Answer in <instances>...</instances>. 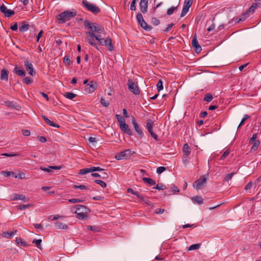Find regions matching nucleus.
Instances as JSON below:
<instances>
[{"mask_svg":"<svg viewBox=\"0 0 261 261\" xmlns=\"http://www.w3.org/2000/svg\"><path fill=\"white\" fill-rule=\"evenodd\" d=\"M213 95L210 93H207L205 95L204 100L207 102H210L213 99Z\"/></svg>","mask_w":261,"mask_h":261,"instance_id":"obj_45","label":"nucleus"},{"mask_svg":"<svg viewBox=\"0 0 261 261\" xmlns=\"http://www.w3.org/2000/svg\"><path fill=\"white\" fill-rule=\"evenodd\" d=\"M1 80H5L8 81V71L6 69H3L1 72Z\"/></svg>","mask_w":261,"mask_h":261,"instance_id":"obj_24","label":"nucleus"},{"mask_svg":"<svg viewBox=\"0 0 261 261\" xmlns=\"http://www.w3.org/2000/svg\"><path fill=\"white\" fill-rule=\"evenodd\" d=\"M91 172L94 171H103V169L100 168L99 167H92L90 168Z\"/></svg>","mask_w":261,"mask_h":261,"instance_id":"obj_56","label":"nucleus"},{"mask_svg":"<svg viewBox=\"0 0 261 261\" xmlns=\"http://www.w3.org/2000/svg\"><path fill=\"white\" fill-rule=\"evenodd\" d=\"M127 85L129 90L135 95H139L140 93L139 87L132 80H128Z\"/></svg>","mask_w":261,"mask_h":261,"instance_id":"obj_5","label":"nucleus"},{"mask_svg":"<svg viewBox=\"0 0 261 261\" xmlns=\"http://www.w3.org/2000/svg\"><path fill=\"white\" fill-rule=\"evenodd\" d=\"M89 172H91L90 168H83L80 170L79 174L84 175Z\"/></svg>","mask_w":261,"mask_h":261,"instance_id":"obj_49","label":"nucleus"},{"mask_svg":"<svg viewBox=\"0 0 261 261\" xmlns=\"http://www.w3.org/2000/svg\"><path fill=\"white\" fill-rule=\"evenodd\" d=\"M230 153V150L229 149H227L223 153V154L221 155L220 159L221 160H224L226 158V157Z\"/></svg>","mask_w":261,"mask_h":261,"instance_id":"obj_53","label":"nucleus"},{"mask_svg":"<svg viewBox=\"0 0 261 261\" xmlns=\"http://www.w3.org/2000/svg\"><path fill=\"white\" fill-rule=\"evenodd\" d=\"M153 121L150 119H147L146 125V128L148 127H153Z\"/></svg>","mask_w":261,"mask_h":261,"instance_id":"obj_47","label":"nucleus"},{"mask_svg":"<svg viewBox=\"0 0 261 261\" xmlns=\"http://www.w3.org/2000/svg\"><path fill=\"white\" fill-rule=\"evenodd\" d=\"M7 9V8L4 4H3L0 7V10L3 13H4V14L6 13Z\"/></svg>","mask_w":261,"mask_h":261,"instance_id":"obj_64","label":"nucleus"},{"mask_svg":"<svg viewBox=\"0 0 261 261\" xmlns=\"http://www.w3.org/2000/svg\"><path fill=\"white\" fill-rule=\"evenodd\" d=\"M41 242L42 240L41 239L34 240L32 242V243L35 244L37 247L40 249H41Z\"/></svg>","mask_w":261,"mask_h":261,"instance_id":"obj_42","label":"nucleus"},{"mask_svg":"<svg viewBox=\"0 0 261 261\" xmlns=\"http://www.w3.org/2000/svg\"><path fill=\"white\" fill-rule=\"evenodd\" d=\"M183 152L187 156L189 155L191 152V149L188 144H185L182 148Z\"/></svg>","mask_w":261,"mask_h":261,"instance_id":"obj_29","label":"nucleus"},{"mask_svg":"<svg viewBox=\"0 0 261 261\" xmlns=\"http://www.w3.org/2000/svg\"><path fill=\"white\" fill-rule=\"evenodd\" d=\"M30 28V25L25 21L21 22V25L19 27V31L21 32H24L27 31Z\"/></svg>","mask_w":261,"mask_h":261,"instance_id":"obj_20","label":"nucleus"},{"mask_svg":"<svg viewBox=\"0 0 261 261\" xmlns=\"http://www.w3.org/2000/svg\"><path fill=\"white\" fill-rule=\"evenodd\" d=\"M32 206L31 204H20L16 206L18 210H25L27 208H29Z\"/></svg>","mask_w":261,"mask_h":261,"instance_id":"obj_34","label":"nucleus"},{"mask_svg":"<svg viewBox=\"0 0 261 261\" xmlns=\"http://www.w3.org/2000/svg\"><path fill=\"white\" fill-rule=\"evenodd\" d=\"M54 225L55 228L57 229H62L66 230L68 228V226L67 224L61 222L57 221L55 223Z\"/></svg>","mask_w":261,"mask_h":261,"instance_id":"obj_19","label":"nucleus"},{"mask_svg":"<svg viewBox=\"0 0 261 261\" xmlns=\"http://www.w3.org/2000/svg\"><path fill=\"white\" fill-rule=\"evenodd\" d=\"M177 7H172L168 9L167 11V14L168 15H171L174 12V10H176Z\"/></svg>","mask_w":261,"mask_h":261,"instance_id":"obj_51","label":"nucleus"},{"mask_svg":"<svg viewBox=\"0 0 261 261\" xmlns=\"http://www.w3.org/2000/svg\"><path fill=\"white\" fill-rule=\"evenodd\" d=\"M5 105L9 108H14L15 110H19L21 107L19 105H17L16 102L11 101H6L5 102Z\"/></svg>","mask_w":261,"mask_h":261,"instance_id":"obj_17","label":"nucleus"},{"mask_svg":"<svg viewBox=\"0 0 261 261\" xmlns=\"http://www.w3.org/2000/svg\"><path fill=\"white\" fill-rule=\"evenodd\" d=\"M127 192L128 193H130V194H133V195H135V196H137L138 195V194H139V193H138V192H136V191H134V190L133 189H132V188H128V189H127Z\"/></svg>","mask_w":261,"mask_h":261,"instance_id":"obj_60","label":"nucleus"},{"mask_svg":"<svg viewBox=\"0 0 261 261\" xmlns=\"http://www.w3.org/2000/svg\"><path fill=\"white\" fill-rule=\"evenodd\" d=\"M253 144V145L251 148V150H256L258 148V147L260 144V142L259 140H257L255 142H254Z\"/></svg>","mask_w":261,"mask_h":261,"instance_id":"obj_46","label":"nucleus"},{"mask_svg":"<svg viewBox=\"0 0 261 261\" xmlns=\"http://www.w3.org/2000/svg\"><path fill=\"white\" fill-rule=\"evenodd\" d=\"M2 155L8 156V157H11V156H20L19 154L18 153H4L2 154Z\"/></svg>","mask_w":261,"mask_h":261,"instance_id":"obj_58","label":"nucleus"},{"mask_svg":"<svg viewBox=\"0 0 261 261\" xmlns=\"http://www.w3.org/2000/svg\"><path fill=\"white\" fill-rule=\"evenodd\" d=\"M120 127L122 131H123L125 133L128 134L129 136H132L133 132L132 130L129 128V126L128 124H127L125 122H123V123L121 124L120 125Z\"/></svg>","mask_w":261,"mask_h":261,"instance_id":"obj_14","label":"nucleus"},{"mask_svg":"<svg viewBox=\"0 0 261 261\" xmlns=\"http://www.w3.org/2000/svg\"><path fill=\"white\" fill-rule=\"evenodd\" d=\"M84 25L85 27L87 28L89 30V31H91L92 29V22H91L88 20H85L84 21Z\"/></svg>","mask_w":261,"mask_h":261,"instance_id":"obj_31","label":"nucleus"},{"mask_svg":"<svg viewBox=\"0 0 261 261\" xmlns=\"http://www.w3.org/2000/svg\"><path fill=\"white\" fill-rule=\"evenodd\" d=\"M148 3L140 1L139 3V7L140 11L143 14H145L148 11Z\"/></svg>","mask_w":261,"mask_h":261,"instance_id":"obj_18","label":"nucleus"},{"mask_svg":"<svg viewBox=\"0 0 261 261\" xmlns=\"http://www.w3.org/2000/svg\"><path fill=\"white\" fill-rule=\"evenodd\" d=\"M249 117H250V116H249V115H245L244 116V117H243V119H242V120H241V122H240V123L239 125L238 126V128H239L241 125H242L244 123L245 121L247 119H248Z\"/></svg>","mask_w":261,"mask_h":261,"instance_id":"obj_54","label":"nucleus"},{"mask_svg":"<svg viewBox=\"0 0 261 261\" xmlns=\"http://www.w3.org/2000/svg\"><path fill=\"white\" fill-rule=\"evenodd\" d=\"M14 14V11L12 10L7 9L6 13L4 14L6 17H10Z\"/></svg>","mask_w":261,"mask_h":261,"instance_id":"obj_48","label":"nucleus"},{"mask_svg":"<svg viewBox=\"0 0 261 261\" xmlns=\"http://www.w3.org/2000/svg\"><path fill=\"white\" fill-rule=\"evenodd\" d=\"M17 230L15 229L12 232H3L2 233V237L7 239H11L13 238V236L16 234Z\"/></svg>","mask_w":261,"mask_h":261,"instance_id":"obj_21","label":"nucleus"},{"mask_svg":"<svg viewBox=\"0 0 261 261\" xmlns=\"http://www.w3.org/2000/svg\"><path fill=\"white\" fill-rule=\"evenodd\" d=\"M42 117L44 119V120L45 121V123L47 124H48V125H49L50 126L55 127L59 128L60 127L59 125L58 124H56V123H54L53 121L50 120L49 119H48L45 116L42 115Z\"/></svg>","mask_w":261,"mask_h":261,"instance_id":"obj_23","label":"nucleus"},{"mask_svg":"<svg viewBox=\"0 0 261 261\" xmlns=\"http://www.w3.org/2000/svg\"><path fill=\"white\" fill-rule=\"evenodd\" d=\"M86 35L91 37L93 40L95 39L96 40L98 41L100 40L102 38L100 35H95V33H93L91 32H86Z\"/></svg>","mask_w":261,"mask_h":261,"instance_id":"obj_22","label":"nucleus"},{"mask_svg":"<svg viewBox=\"0 0 261 261\" xmlns=\"http://www.w3.org/2000/svg\"><path fill=\"white\" fill-rule=\"evenodd\" d=\"M132 120L135 130L139 134L140 138H142L144 135L143 131L140 127L139 125L138 124L134 117L132 118Z\"/></svg>","mask_w":261,"mask_h":261,"instance_id":"obj_13","label":"nucleus"},{"mask_svg":"<svg viewBox=\"0 0 261 261\" xmlns=\"http://www.w3.org/2000/svg\"><path fill=\"white\" fill-rule=\"evenodd\" d=\"M82 4L89 11L94 14H97L100 12V9L95 4L90 3L87 0H83Z\"/></svg>","mask_w":261,"mask_h":261,"instance_id":"obj_3","label":"nucleus"},{"mask_svg":"<svg viewBox=\"0 0 261 261\" xmlns=\"http://www.w3.org/2000/svg\"><path fill=\"white\" fill-rule=\"evenodd\" d=\"M76 15L75 11H65L57 16V18L59 21V23H63L66 21L69 20L71 18L74 17Z\"/></svg>","mask_w":261,"mask_h":261,"instance_id":"obj_2","label":"nucleus"},{"mask_svg":"<svg viewBox=\"0 0 261 261\" xmlns=\"http://www.w3.org/2000/svg\"><path fill=\"white\" fill-rule=\"evenodd\" d=\"M138 0H133L130 4V9L132 11H135L136 9V4Z\"/></svg>","mask_w":261,"mask_h":261,"instance_id":"obj_43","label":"nucleus"},{"mask_svg":"<svg viewBox=\"0 0 261 261\" xmlns=\"http://www.w3.org/2000/svg\"><path fill=\"white\" fill-rule=\"evenodd\" d=\"M115 158L118 160L128 159L126 154V151H124V150L117 154L115 156Z\"/></svg>","mask_w":261,"mask_h":261,"instance_id":"obj_26","label":"nucleus"},{"mask_svg":"<svg viewBox=\"0 0 261 261\" xmlns=\"http://www.w3.org/2000/svg\"><path fill=\"white\" fill-rule=\"evenodd\" d=\"M116 117L119 123V125H120L121 124L123 123V122H125V119H124V118L120 115H118V114H116Z\"/></svg>","mask_w":261,"mask_h":261,"instance_id":"obj_40","label":"nucleus"},{"mask_svg":"<svg viewBox=\"0 0 261 261\" xmlns=\"http://www.w3.org/2000/svg\"><path fill=\"white\" fill-rule=\"evenodd\" d=\"M206 175L201 176L199 179L194 181L193 187L197 190L201 189L203 184L206 182Z\"/></svg>","mask_w":261,"mask_h":261,"instance_id":"obj_7","label":"nucleus"},{"mask_svg":"<svg viewBox=\"0 0 261 261\" xmlns=\"http://www.w3.org/2000/svg\"><path fill=\"white\" fill-rule=\"evenodd\" d=\"M74 209H76L74 213L76 214V217L80 219L86 218L87 214L90 212V210L84 205H75L71 207V211L73 212Z\"/></svg>","mask_w":261,"mask_h":261,"instance_id":"obj_1","label":"nucleus"},{"mask_svg":"<svg viewBox=\"0 0 261 261\" xmlns=\"http://www.w3.org/2000/svg\"><path fill=\"white\" fill-rule=\"evenodd\" d=\"M73 188L74 189H81V190H83V189H87L88 188L87 187H86V186L85 185H80V186H77V185H73Z\"/></svg>","mask_w":261,"mask_h":261,"instance_id":"obj_62","label":"nucleus"},{"mask_svg":"<svg viewBox=\"0 0 261 261\" xmlns=\"http://www.w3.org/2000/svg\"><path fill=\"white\" fill-rule=\"evenodd\" d=\"M166 170V167L161 166L157 168L156 173L159 174H160L162 173H163L164 171H165Z\"/></svg>","mask_w":261,"mask_h":261,"instance_id":"obj_57","label":"nucleus"},{"mask_svg":"<svg viewBox=\"0 0 261 261\" xmlns=\"http://www.w3.org/2000/svg\"><path fill=\"white\" fill-rule=\"evenodd\" d=\"M87 228L95 232L99 231V228L96 226H88Z\"/></svg>","mask_w":261,"mask_h":261,"instance_id":"obj_44","label":"nucleus"},{"mask_svg":"<svg viewBox=\"0 0 261 261\" xmlns=\"http://www.w3.org/2000/svg\"><path fill=\"white\" fill-rule=\"evenodd\" d=\"M22 82L27 85H30L33 83V79H32L30 77H25L23 79Z\"/></svg>","mask_w":261,"mask_h":261,"instance_id":"obj_38","label":"nucleus"},{"mask_svg":"<svg viewBox=\"0 0 261 261\" xmlns=\"http://www.w3.org/2000/svg\"><path fill=\"white\" fill-rule=\"evenodd\" d=\"M94 182L97 184L99 185L103 188L106 187L107 186L106 183L101 180L95 179L94 180Z\"/></svg>","mask_w":261,"mask_h":261,"instance_id":"obj_37","label":"nucleus"},{"mask_svg":"<svg viewBox=\"0 0 261 261\" xmlns=\"http://www.w3.org/2000/svg\"><path fill=\"white\" fill-rule=\"evenodd\" d=\"M192 200L193 201V202L196 203L198 204H201L203 203V198H202L201 196H196L193 197L192 198Z\"/></svg>","mask_w":261,"mask_h":261,"instance_id":"obj_27","label":"nucleus"},{"mask_svg":"<svg viewBox=\"0 0 261 261\" xmlns=\"http://www.w3.org/2000/svg\"><path fill=\"white\" fill-rule=\"evenodd\" d=\"M15 241L18 246H27V243L24 241H23L21 238H16Z\"/></svg>","mask_w":261,"mask_h":261,"instance_id":"obj_32","label":"nucleus"},{"mask_svg":"<svg viewBox=\"0 0 261 261\" xmlns=\"http://www.w3.org/2000/svg\"><path fill=\"white\" fill-rule=\"evenodd\" d=\"M136 19L138 24L145 31H150L152 29V27L150 25L148 24L144 20L142 14L141 13L138 12L137 13Z\"/></svg>","mask_w":261,"mask_h":261,"instance_id":"obj_4","label":"nucleus"},{"mask_svg":"<svg viewBox=\"0 0 261 261\" xmlns=\"http://www.w3.org/2000/svg\"><path fill=\"white\" fill-rule=\"evenodd\" d=\"M200 246V244H193L192 245H191L189 249H188V250H197V249H198L199 248Z\"/></svg>","mask_w":261,"mask_h":261,"instance_id":"obj_41","label":"nucleus"},{"mask_svg":"<svg viewBox=\"0 0 261 261\" xmlns=\"http://www.w3.org/2000/svg\"><path fill=\"white\" fill-rule=\"evenodd\" d=\"M96 86V83L91 81L85 86V91L87 93H92L95 90Z\"/></svg>","mask_w":261,"mask_h":261,"instance_id":"obj_10","label":"nucleus"},{"mask_svg":"<svg viewBox=\"0 0 261 261\" xmlns=\"http://www.w3.org/2000/svg\"><path fill=\"white\" fill-rule=\"evenodd\" d=\"M63 62L64 63H67L68 65H70L71 64L70 59L69 58V57H68V56H65L63 59Z\"/></svg>","mask_w":261,"mask_h":261,"instance_id":"obj_63","label":"nucleus"},{"mask_svg":"<svg viewBox=\"0 0 261 261\" xmlns=\"http://www.w3.org/2000/svg\"><path fill=\"white\" fill-rule=\"evenodd\" d=\"M193 3V0H185L184 7L180 14V17H184L188 12L189 8L191 7Z\"/></svg>","mask_w":261,"mask_h":261,"instance_id":"obj_9","label":"nucleus"},{"mask_svg":"<svg viewBox=\"0 0 261 261\" xmlns=\"http://www.w3.org/2000/svg\"><path fill=\"white\" fill-rule=\"evenodd\" d=\"M13 72L17 75L20 76H24L25 75V71L23 69H19L17 66H15L13 70Z\"/></svg>","mask_w":261,"mask_h":261,"instance_id":"obj_25","label":"nucleus"},{"mask_svg":"<svg viewBox=\"0 0 261 261\" xmlns=\"http://www.w3.org/2000/svg\"><path fill=\"white\" fill-rule=\"evenodd\" d=\"M3 174L5 177L10 176L11 175H14L15 173L13 172L9 171H3L2 172Z\"/></svg>","mask_w":261,"mask_h":261,"instance_id":"obj_50","label":"nucleus"},{"mask_svg":"<svg viewBox=\"0 0 261 261\" xmlns=\"http://www.w3.org/2000/svg\"><path fill=\"white\" fill-rule=\"evenodd\" d=\"M11 199L12 200H21L25 202L29 200L27 199L25 196L21 194H13L11 196Z\"/></svg>","mask_w":261,"mask_h":261,"instance_id":"obj_15","label":"nucleus"},{"mask_svg":"<svg viewBox=\"0 0 261 261\" xmlns=\"http://www.w3.org/2000/svg\"><path fill=\"white\" fill-rule=\"evenodd\" d=\"M192 45L196 53H199L201 51L202 48L198 43L196 34L192 40Z\"/></svg>","mask_w":261,"mask_h":261,"instance_id":"obj_11","label":"nucleus"},{"mask_svg":"<svg viewBox=\"0 0 261 261\" xmlns=\"http://www.w3.org/2000/svg\"><path fill=\"white\" fill-rule=\"evenodd\" d=\"M92 29L91 31H88L87 32H92L93 33H97L99 34L102 33L104 31L103 28L101 27L99 24L95 22H92Z\"/></svg>","mask_w":261,"mask_h":261,"instance_id":"obj_12","label":"nucleus"},{"mask_svg":"<svg viewBox=\"0 0 261 261\" xmlns=\"http://www.w3.org/2000/svg\"><path fill=\"white\" fill-rule=\"evenodd\" d=\"M234 174H236L235 172H232L231 173L227 174L224 178L223 180L226 182H228L229 180L231 179Z\"/></svg>","mask_w":261,"mask_h":261,"instance_id":"obj_36","label":"nucleus"},{"mask_svg":"<svg viewBox=\"0 0 261 261\" xmlns=\"http://www.w3.org/2000/svg\"><path fill=\"white\" fill-rule=\"evenodd\" d=\"M142 180L144 182H146L151 186L155 185L156 184L155 181L150 178L143 177Z\"/></svg>","mask_w":261,"mask_h":261,"instance_id":"obj_28","label":"nucleus"},{"mask_svg":"<svg viewBox=\"0 0 261 261\" xmlns=\"http://www.w3.org/2000/svg\"><path fill=\"white\" fill-rule=\"evenodd\" d=\"M153 189H156L159 191L165 190L166 189V187L162 183L158 184L155 187L153 188Z\"/></svg>","mask_w":261,"mask_h":261,"instance_id":"obj_33","label":"nucleus"},{"mask_svg":"<svg viewBox=\"0 0 261 261\" xmlns=\"http://www.w3.org/2000/svg\"><path fill=\"white\" fill-rule=\"evenodd\" d=\"M68 201L70 203L83 202L84 200L81 198H72L69 199Z\"/></svg>","mask_w":261,"mask_h":261,"instance_id":"obj_39","label":"nucleus"},{"mask_svg":"<svg viewBox=\"0 0 261 261\" xmlns=\"http://www.w3.org/2000/svg\"><path fill=\"white\" fill-rule=\"evenodd\" d=\"M24 67L27 70L29 71V73L31 76H35L36 74V71L33 68V64L30 62L28 59H25L24 61Z\"/></svg>","mask_w":261,"mask_h":261,"instance_id":"obj_8","label":"nucleus"},{"mask_svg":"<svg viewBox=\"0 0 261 261\" xmlns=\"http://www.w3.org/2000/svg\"><path fill=\"white\" fill-rule=\"evenodd\" d=\"M64 96L68 99L72 100L77 96V95L71 92H66L64 94Z\"/></svg>","mask_w":261,"mask_h":261,"instance_id":"obj_30","label":"nucleus"},{"mask_svg":"<svg viewBox=\"0 0 261 261\" xmlns=\"http://www.w3.org/2000/svg\"><path fill=\"white\" fill-rule=\"evenodd\" d=\"M260 2H255V3H252L250 8L247 10V13H253L258 7H260Z\"/></svg>","mask_w":261,"mask_h":261,"instance_id":"obj_16","label":"nucleus"},{"mask_svg":"<svg viewBox=\"0 0 261 261\" xmlns=\"http://www.w3.org/2000/svg\"><path fill=\"white\" fill-rule=\"evenodd\" d=\"M157 89L159 91L163 89V82L161 80H160L157 84Z\"/></svg>","mask_w":261,"mask_h":261,"instance_id":"obj_59","label":"nucleus"},{"mask_svg":"<svg viewBox=\"0 0 261 261\" xmlns=\"http://www.w3.org/2000/svg\"><path fill=\"white\" fill-rule=\"evenodd\" d=\"M151 22L154 25H158L160 23V21L155 17L151 18Z\"/></svg>","mask_w":261,"mask_h":261,"instance_id":"obj_55","label":"nucleus"},{"mask_svg":"<svg viewBox=\"0 0 261 261\" xmlns=\"http://www.w3.org/2000/svg\"><path fill=\"white\" fill-rule=\"evenodd\" d=\"M99 44L103 46H108V49L110 51L114 50V46L112 44V40L110 38L107 37L106 39L102 38L98 41Z\"/></svg>","mask_w":261,"mask_h":261,"instance_id":"obj_6","label":"nucleus"},{"mask_svg":"<svg viewBox=\"0 0 261 261\" xmlns=\"http://www.w3.org/2000/svg\"><path fill=\"white\" fill-rule=\"evenodd\" d=\"M100 102L101 104L105 107H108L110 105L109 102L105 100V98L103 97L101 98Z\"/></svg>","mask_w":261,"mask_h":261,"instance_id":"obj_52","label":"nucleus"},{"mask_svg":"<svg viewBox=\"0 0 261 261\" xmlns=\"http://www.w3.org/2000/svg\"><path fill=\"white\" fill-rule=\"evenodd\" d=\"M86 41L88 42L91 46L95 47L97 50H99V47L97 46L96 43L93 42L92 40L90 38L86 37L85 39Z\"/></svg>","mask_w":261,"mask_h":261,"instance_id":"obj_35","label":"nucleus"},{"mask_svg":"<svg viewBox=\"0 0 261 261\" xmlns=\"http://www.w3.org/2000/svg\"><path fill=\"white\" fill-rule=\"evenodd\" d=\"M257 138V134H254L252 137L250 139V140H249V143L250 144H252L254 142H255V140Z\"/></svg>","mask_w":261,"mask_h":261,"instance_id":"obj_61","label":"nucleus"}]
</instances>
